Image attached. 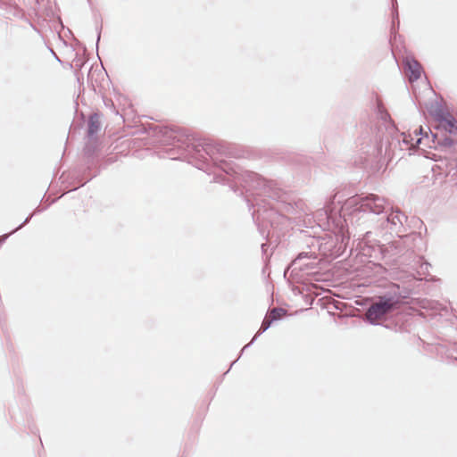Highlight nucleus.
I'll list each match as a JSON object with an SVG mask.
<instances>
[{"label": "nucleus", "mask_w": 457, "mask_h": 457, "mask_svg": "<svg viewBox=\"0 0 457 457\" xmlns=\"http://www.w3.org/2000/svg\"><path fill=\"white\" fill-rule=\"evenodd\" d=\"M320 214L328 224L332 220L337 228L351 223L358 243L350 250V255L354 254L357 269L370 263L378 264L383 259L395 261L404 249L412 252L423 249L420 233L402 235L406 231L407 215L378 195L349 197L340 208L338 217L331 204Z\"/></svg>", "instance_id": "f257e3e1"}, {"label": "nucleus", "mask_w": 457, "mask_h": 457, "mask_svg": "<svg viewBox=\"0 0 457 457\" xmlns=\"http://www.w3.org/2000/svg\"><path fill=\"white\" fill-rule=\"evenodd\" d=\"M187 141L186 152L188 162L199 170H208L212 162L226 175H215V182L228 184L234 192L237 191L235 188L237 185L245 189V199L249 210L253 209V220L262 237L269 236V232L265 234L268 225L274 228L279 220L285 219V214L280 212H293L294 206L286 202L285 193L273 181H267L259 174L245 170L233 162L219 157L235 156L228 152L225 144L209 139L190 142L187 138Z\"/></svg>", "instance_id": "f03ea898"}, {"label": "nucleus", "mask_w": 457, "mask_h": 457, "mask_svg": "<svg viewBox=\"0 0 457 457\" xmlns=\"http://www.w3.org/2000/svg\"><path fill=\"white\" fill-rule=\"evenodd\" d=\"M427 109L437 123L435 131L430 128L420 127L413 131V134L403 132L396 143L403 144L405 150H413L423 141H427L424 143L426 146L442 151L453 145L454 141L450 135L457 133V120L449 112L447 106L437 100L431 102Z\"/></svg>", "instance_id": "7ed1b4c3"}, {"label": "nucleus", "mask_w": 457, "mask_h": 457, "mask_svg": "<svg viewBox=\"0 0 457 457\" xmlns=\"http://www.w3.org/2000/svg\"><path fill=\"white\" fill-rule=\"evenodd\" d=\"M321 269V257L310 247L308 242L306 249L300 252L285 270L284 277H292V280L288 278L292 285L299 283L301 286H317L313 281L327 280V278H323L324 275L320 273Z\"/></svg>", "instance_id": "20e7f679"}, {"label": "nucleus", "mask_w": 457, "mask_h": 457, "mask_svg": "<svg viewBox=\"0 0 457 457\" xmlns=\"http://www.w3.org/2000/svg\"><path fill=\"white\" fill-rule=\"evenodd\" d=\"M320 211L316 212V217L319 220V226L323 227L324 229L332 230L335 234L334 237H328L324 238L311 237L310 247L314 249L318 255L321 257V263H329L332 260H335L342 256L346 251L347 245L349 242L350 235H353V231L347 229L348 236L346 237L344 233L345 223L343 227H336L332 220H329V224L323 220L324 216L320 214Z\"/></svg>", "instance_id": "39448f33"}, {"label": "nucleus", "mask_w": 457, "mask_h": 457, "mask_svg": "<svg viewBox=\"0 0 457 457\" xmlns=\"http://www.w3.org/2000/svg\"><path fill=\"white\" fill-rule=\"evenodd\" d=\"M410 291L403 293L387 292L378 296L376 302L371 303L366 312V320L371 325H378V320L393 314L403 305L417 304L421 308L428 307V301L411 295Z\"/></svg>", "instance_id": "423d86ee"}, {"label": "nucleus", "mask_w": 457, "mask_h": 457, "mask_svg": "<svg viewBox=\"0 0 457 457\" xmlns=\"http://www.w3.org/2000/svg\"><path fill=\"white\" fill-rule=\"evenodd\" d=\"M294 297L302 298L306 304L312 305L315 298L320 295L319 292H312L314 287H289ZM320 289L322 292L330 293L325 290V287H315Z\"/></svg>", "instance_id": "0eeeda50"}, {"label": "nucleus", "mask_w": 457, "mask_h": 457, "mask_svg": "<svg viewBox=\"0 0 457 457\" xmlns=\"http://www.w3.org/2000/svg\"><path fill=\"white\" fill-rule=\"evenodd\" d=\"M403 65L411 82H414L420 78L422 66L416 59L411 56H405L403 60Z\"/></svg>", "instance_id": "6e6552de"}, {"label": "nucleus", "mask_w": 457, "mask_h": 457, "mask_svg": "<svg viewBox=\"0 0 457 457\" xmlns=\"http://www.w3.org/2000/svg\"><path fill=\"white\" fill-rule=\"evenodd\" d=\"M273 321L270 320V317L266 314V316L264 317L262 324H261V327L258 330V332L254 335V337L252 338V340L250 341V343H248L247 345H245L242 350L240 351V353H239V356L237 360H235L229 366L228 370L225 372V374H227L230 369L232 368V366L237 361V360L241 357V355L243 354L244 351L248 348L249 346H251V345H253L254 343V341L258 338V337L260 335H262V333H264L268 328H270V326L272 325Z\"/></svg>", "instance_id": "1a4fd4ad"}, {"label": "nucleus", "mask_w": 457, "mask_h": 457, "mask_svg": "<svg viewBox=\"0 0 457 457\" xmlns=\"http://www.w3.org/2000/svg\"><path fill=\"white\" fill-rule=\"evenodd\" d=\"M431 267L430 263L426 262L423 258H421V262L420 264L418 270L419 278L417 280L426 281V282H438L440 279L436 276L429 273V268Z\"/></svg>", "instance_id": "9d476101"}, {"label": "nucleus", "mask_w": 457, "mask_h": 457, "mask_svg": "<svg viewBox=\"0 0 457 457\" xmlns=\"http://www.w3.org/2000/svg\"><path fill=\"white\" fill-rule=\"evenodd\" d=\"M436 353L443 361L446 363H453L457 357L454 355L456 353L455 345L448 347L446 345H439L436 346Z\"/></svg>", "instance_id": "9b49d317"}, {"label": "nucleus", "mask_w": 457, "mask_h": 457, "mask_svg": "<svg viewBox=\"0 0 457 457\" xmlns=\"http://www.w3.org/2000/svg\"><path fill=\"white\" fill-rule=\"evenodd\" d=\"M101 129L100 117L97 113H93L89 116L87 122V137H93Z\"/></svg>", "instance_id": "f8f14e48"}, {"label": "nucleus", "mask_w": 457, "mask_h": 457, "mask_svg": "<svg viewBox=\"0 0 457 457\" xmlns=\"http://www.w3.org/2000/svg\"><path fill=\"white\" fill-rule=\"evenodd\" d=\"M318 304H320L322 307L328 308L329 305H332L336 310L341 311L343 309V303L337 300H335L329 296H324L318 299Z\"/></svg>", "instance_id": "ddd939ff"}, {"label": "nucleus", "mask_w": 457, "mask_h": 457, "mask_svg": "<svg viewBox=\"0 0 457 457\" xmlns=\"http://www.w3.org/2000/svg\"><path fill=\"white\" fill-rule=\"evenodd\" d=\"M287 313V310L280 307L273 308L267 312L273 322L280 320Z\"/></svg>", "instance_id": "4468645a"}, {"label": "nucleus", "mask_w": 457, "mask_h": 457, "mask_svg": "<svg viewBox=\"0 0 457 457\" xmlns=\"http://www.w3.org/2000/svg\"><path fill=\"white\" fill-rule=\"evenodd\" d=\"M392 16H393V21H392V32H395L396 29L399 27V16H398V10H397V1L392 0Z\"/></svg>", "instance_id": "2eb2a0df"}, {"label": "nucleus", "mask_w": 457, "mask_h": 457, "mask_svg": "<svg viewBox=\"0 0 457 457\" xmlns=\"http://www.w3.org/2000/svg\"><path fill=\"white\" fill-rule=\"evenodd\" d=\"M33 216V213H31L20 226H18L16 228H14L10 234H5L4 236H1L0 237V245L3 244L7 238L8 237L16 232L17 230H19L20 228H21L23 226H25L26 224H28L29 222V220H31Z\"/></svg>", "instance_id": "dca6fc26"}, {"label": "nucleus", "mask_w": 457, "mask_h": 457, "mask_svg": "<svg viewBox=\"0 0 457 457\" xmlns=\"http://www.w3.org/2000/svg\"><path fill=\"white\" fill-rule=\"evenodd\" d=\"M330 204H331L332 208H334V209H335V211L337 212V216L338 217V216H339V213H340V208L344 205V204H343L341 206H338V205H340V203H337V204H335V202H334V201H331V202H329L328 204H327L322 208V210H323V209H325V208H327V207H328V205H330ZM319 211H321V209H320Z\"/></svg>", "instance_id": "f3484780"}, {"label": "nucleus", "mask_w": 457, "mask_h": 457, "mask_svg": "<svg viewBox=\"0 0 457 457\" xmlns=\"http://www.w3.org/2000/svg\"><path fill=\"white\" fill-rule=\"evenodd\" d=\"M173 152H174V149H173V148H170V152H168L169 157H170L171 160H175V159H179V158H180V156H179V155H176Z\"/></svg>", "instance_id": "a211bd4d"}, {"label": "nucleus", "mask_w": 457, "mask_h": 457, "mask_svg": "<svg viewBox=\"0 0 457 457\" xmlns=\"http://www.w3.org/2000/svg\"><path fill=\"white\" fill-rule=\"evenodd\" d=\"M101 29H102V27H99L97 28V39H96V47L98 46V43L100 41V37H101Z\"/></svg>", "instance_id": "6ab92c4d"}, {"label": "nucleus", "mask_w": 457, "mask_h": 457, "mask_svg": "<svg viewBox=\"0 0 457 457\" xmlns=\"http://www.w3.org/2000/svg\"><path fill=\"white\" fill-rule=\"evenodd\" d=\"M165 135H167L169 137H172V138H175L176 136H173V131L172 130H168V129H165V132H164Z\"/></svg>", "instance_id": "aec40b11"}, {"label": "nucleus", "mask_w": 457, "mask_h": 457, "mask_svg": "<svg viewBox=\"0 0 457 457\" xmlns=\"http://www.w3.org/2000/svg\"><path fill=\"white\" fill-rule=\"evenodd\" d=\"M265 246H266V245H265V244H262V250L263 252H265Z\"/></svg>", "instance_id": "412c9836"}, {"label": "nucleus", "mask_w": 457, "mask_h": 457, "mask_svg": "<svg viewBox=\"0 0 457 457\" xmlns=\"http://www.w3.org/2000/svg\"><path fill=\"white\" fill-rule=\"evenodd\" d=\"M353 286L361 287V286H366V285L364 283H359V284H354Z\"/></svg>", "instance_id": "4be33fe9"}, {"label": "nucleus", "mask_w": 457, "mask_h": 457, "mask_svg": "<svg viewBox=\"0 0 457 457\" xmlns=\"http://www.w3.org/2000/svg\"><path fill=\"white\" fill-rule=\"evenodd\" d=\"M389 286L396 287V286H399V285H398V284H396V283H391Z\"/></svg>", "instance_id": "5701e85b"}, {"label": "nucleus", "mask_w": 457, "mask_h": 457, "mask_svg": "<svg viewBox=\"0 0 457 457\" xmlns=\"http://www.w3.org/2000/svg\"><path fill=\"white\" fill-rule=\"evenodd\" d=\"M270 296H271V298H273V296H274V290L271 291Z\"/></svg>", "instance_id": "b1692460"}, {"label": "nucleus", "mask_w": 457, "mask_h": 457, "mask_svg": "<svg viewBox=\"0 0 457 457\" xmlns=\"http://www.w3.org/2000/svg\"><path fill=\"white\" fill-rule=\"evenodd\" d=\"M394 145H395V141L393 140V141L390 143V147H392Z\"/></svg>", "instance_id": "393cba45"}, {"label": "nucleus", "mask_w": 457, "mask_h": 457, "mask_svg": "<svg viewBox=\"0 0 457 457\" xmlns=\"http://www.w3.org/2000/svg\"><path fill=\"white\" fill-rule=\"evenodd\" d=\"M52 53L55 55V59H57L58 61H60V60H59V58H58V56H57V55H56L53 51H52Z\"/></svg>", "instance_id": "a878e982"}]
</instances>
